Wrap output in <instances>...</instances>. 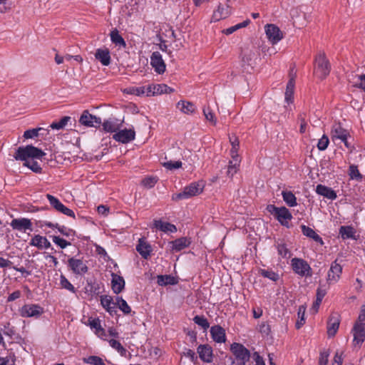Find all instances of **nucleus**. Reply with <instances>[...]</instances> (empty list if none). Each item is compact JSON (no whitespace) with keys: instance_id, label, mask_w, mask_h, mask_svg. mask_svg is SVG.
Wrapping results in <instances>:
<instances>
[{"instance_id":"nucleus-1","label":"nucleus","mask_w":365,"mask_h":365,"mask_svg":"<svg viewBox=\"0 0 365 365\" xmlns=\"http://www.w3.org/2000/svg\"><path fill=\"white\" fill-rule=\"evenodd\" d=\"M48 149L45 150L31 145L19 147L16 153V160H27L29 158L41 159L48 155Z\"/></svg>"},{"instance_id":"nucleus-2","label":"nucleus","mask_w":365,"mask_h":365,"mask_svg":"<svg viewBox=\"0 0 365 365\" xmlns=\"http://www.w3.org/2000/svg\"><path fill=\"white\" fill-rule=\"evenodd\" d=\"M205 186L204 181L200 180L190 183L184 187L182 192L173 195L172 199L178 201L182 199H188L202 192Z\"/></svg>"},{"instance_id":"nucleus-3","label":"nucleus","mask_w":365,"mask_h":365,"mask_svg":"<svg viewBox=\"0 0 365 365\" xmlns=\"http://www.w3.org/2000/svg\"><path fill=\"white\" fill-rule=\"evenodd\" d=\"M230 351L235 356L237 365H245L250 361V351L242 344L234 342L230 346Z\"/></svg>"},{"instance_id":"nucleus-4","label":"nucleus","mask_w":365,"mask_h":365,"mask_svg":"<svg viewBox=\"0 0 365 365\" xmlns=\"http://www.w3.org/2000/svg\"><path fill=\"white\" fill-rule=\"evenodd\" d=\"M330 72V65L324 54H319L316 58L314 75L320 78H325Z\"/></svg>"},{"instance_id":"nucleus-5","label":"nucleus","mask_w":365,"mask_h":365,"mask_svg":"<svg viewBox=\"0 0 365 365\" xmlns=\"http://www.w3.org/2000/svg\"><path fill=\"white\" fill-rule=\"evenodd\" d=\"M293 271L301 277H311L312 270L307 261L300 258H293L291 261Z\"/></svg>"},{"instance_id":"nucleus-6","label":"nucleus","mask_w":365,"mask_h":365,"mask_svg":"<svg viewBox=\"0 0 365 365\" xmlns=\"http://www.w3.org/2000/svg\"><path fill=\"white\" fill-rule=\"evenodd\" d=\"M19 312L22 317L38 318L44 312V310L39 304H28L21 307Z\"/></svg>"},{"instance_id":"nucleus-7","label":"nucleus","mask_w":365,"mask_h":365,"mask_svg":"<svg viewBox=\"0 0 365 365\" xmlns=\"http://www.w3.org/2000/svg\"><path fill=\"white\" fill-rule=\"evenodd\" d=\"M349 133L348 130L343 128L339 123H335L332 125L331 130V138L334 142H336L339 140L340 143H344L346 147H349Z\"/></svg>"},{"instance_id":"nucleus-8","label":"nucleus","mask_w":365,"mask_h":365,"mask_svg":"<svg viewBox=\"0 0 365 365\" xmlns=\"http://www.w3.org/2000/svg\"><path fill=\"white\" fill-rule=\"evenodd\" d=\"M68 266L73 273L78 275H83L88 270L86 262L81 259L75 257H71L68 259Z\"/></svg>"},{"instance_id":"nucleus-9","label":"nucleus","mask_w":365,"mask_h":365,"mask_svg":"<svg viewBox=\"0 0 365 365\" xmlns=\"http://www.w3.org/2000/svg\"><path fill=\"white\" fill-rule=\"evenodd\" d=\"M46 198L49 201L50 205L58 212H60L73 218L76 217L74 212L72 210L63 205L56 197L50 194H47Z\"/></svg>"},{"instance_id":"nucleus-10","label":"nucleus","mask_w":365,"mask_h":365,"mask_svg":"<svg viewBox=\"0 0 365 365\" xmlns=\"http://www.w3.org/2000/svg\"><path fill=\"white\" fill-rule=\"evenodd\" d=\"M81 124L87 127H99L101 124V119L99 117L91 115L88 110H84L80 117Z\"/></svg>"},{"instance_id":"nucleus-11","label":"nucleus","mask_w":365,"mask_h":365,"mask_svg":"<svg viewBox=\"0 0 365 365\" xmlns=\"http://www.w3.org/2000/svg\"><path fill=\"white\" fill-rule=\"evenodd\" d=\"M265 33L269 41L273 44L278 43L283 38L280 29L274 24L266 25Z\"/></svg>"},{"instance_id":"nucleus-12","label":"nucleus","mask_w":365,"mask_h":365,"mask_svg":"<svg viewBox=\"0 0 365 365\" xmlns=\"http://www.w3.org/2000/svg\"><path fill=\"white\" fill-rule=\"evenodd\" d=\"M340 315L337 312H332L327 322V334L333 337L337 332L340 324Z\"/></svg>"},{"instance_id":"nucleus-13","label":"nucleus","mask_w":365,"mask_h":365,"mask_svg":"<svg viewBox=\"0 0 365 365\" xmlns=\"http://www.w3.org/2000/svg\"><path fill=\"white\" fill-rule=\"evenodd\" d=\"M150 64L158 74H162L165 71V63L162 55L158 51H155L150 56Z\"/></svg>"},{"instance_id":"nucleus-14","label":"nucleus","mask_w":365,"mask_h":365,"mask_svg":"<svg viewBox=\"0 0 365 365\" xmlns=\"http://www.w3.org/2000/svg\"><path fill=\"white\" fill-rule=\"evenodd\" d=\"M135 133L133 129H123L116 132L113 135V139L116 141L127 143L135 139Z\"/></svg>"},{"instance_id":"nucleus-15","label":"nucleus","mask_w":365,"mask_h":365,"mask_svg":"<svg viewBox=\"0 0 365 365\" xmlns=\"http://www.w3.org/2000/svg\"><path fill=\"white\" fill-rule=\"evenodd\" d=\"M13 230L26 232L27 230H32V223L28 218H16L10 223Z\"/></svg>"},{"instance_id":"nucleus-16","label":"nucleus","mask_w":365,"mask_h":365,"mask_svg":"<svg viewBox=\"0 0 365 365\" xmlns=\"http://www.w3.org/2000/svg\"><path fill=\"white\" fill-rule=\"evenodd\" d=\"M231 14V9L228 4H220L216 10L214 11L212 21H218L226 19Z\"/></svg>"},{"instance_id":"nucleus-17","label":"nucleus","mask_w":365,"mask_h":365,"mask_svg":"<svg viewBox=\"0 0 365 365\" xmlns=\"http://www.w3.org/2000/svg\"><path fill=\"white\" fill-rule=\"evenodd\" d=\"M197 353L200 359L206 363H210L212 361V349L208 344H201L197 347Z\"/></svg>"},{"instance_id":"nucleus-18","label":"nucleus","mask_w":365,"mask_h":365,"mask_svg":"<svg viewBox=\"0 0 365 365\" xmlns=\"http://www.w3.org/2000/svg\"><path fill=\"white\" fill-rule=\"evenodd\" d=\"M210 334L217 343H224L226 341L225 330L220 325H215L210 328Z\"/></svg>"},{"instance_id":"nucleus-19","label":"nucleus","mask_w":365,"mask_h":365,"mask_svg":"<svg viewBox=\"0 0 365 365\" xmlns=\"http://www.w3.org/2000/svg\"><path fill=\"white\" fill-rule=\"evenodd\" d=\"M351 332L354 336V346L360 347L365 340V327L354 326Z\"/></svg>"},{"instance_id":"nucleus-20","label":"nucleus","mask_w":365,"mask_h":365,"mask_svg":"<svg viewBox=\"0 0 365 365\" xmlns=\"http://www.w3.org/2000/svg\"><path fill=\"white\" fill-rule=\"evenodd\" d=\"M29 245L31 246L36 247L39 250L48 249L51 247V245L46 237L39 235H35L31 240Z\"/></svg>"},{"instance_id":"nucleus-21","label":"nucleus","mask_w":365,"mask_h":365,"mask_svg":"<svg viewBox=\"0 0 365 365\" xmlns=\"http://www.w3.org/2000/svg\"><path fill=\"white\" fill-rule=\"evenodd\" d=\"M341 272V266L336 262V260H335L331 263V267L328 272L327 281L337 282Z\"/></svg>"},{"instance_id":"nucleus-22","label":"nucleus","mask_w":365,"mask_h":365,"mask_svg":"<svg viewBox=\"0 0 365 365\" xmlns=\"http://www.w3.org/2000/svg\"><path fill=\"white\" fill-rule=\"evenodd\" d=\"M316 192L329 200H334L337 197L336 192L331 187L319 184L316 187Z\"/></svg>"},{"instance_id":"nucleus-23","label":"nucleus","mask_w":365,"mask_h":365,"mask_svg":"<svg viewBox=\"0 0 365 365\" xmlns=\"http://www.w3.org/2000/svg\"><path fill=\"white\" fill-rule=\"evenodd\" d=\"M275 218L283 226L289 227L288 221L292 218V215L287 208L285 207H279Z\"/></svg>"},{"instance_id":"nucleus-24","label":"nucleus","mask_w":365,"mask_h":365,"mask_svg":"<svg viewBox=\"0 0 365 365\" xmlns=\"http://www.w3.org/2000/svg\"><path fill=\"white\" fill-rule=\"evenodd\" d=\"M95 57L103 66H108L110 63V55L108 48H98Z\"/></svg>"},{"instance_id":"nucleus-25","label":"nucleus","mask_w":365,"mask_h":365,"mask_svg":"<svg viewBox=\"0 0 365 365\" xmlns=\"http://www.w3.org/2000/svg\"><path fill=\"white\" fill-rule=\"evenodd\" d=\"M112 289L114 293H120L125 287V280L123 277H120L116 274H112Z\"/></svg>"},{"instance_id":"nucleus-26","label":"nucleus","mask_w":365,"mask_h":365,"mask_svg":"<svg viewBox=\"0 0 365 365\" xmlns=\"http://www.w3.org/2000/svg\"><path fill=\"white\" fill-rule=\"evenodd\" d=\"M136 250L144 259H148L152 251L150 245L143 238L139 239L138 244L136 246Z\"/></svg>"},{"instance_id":"nucleus-27","label":"nucleus","mask_w":365,"mask_h":365,"mask_svg":"<svg viewBox=\"0 0 365 365\" xmlns=\"http://www.w3.org/2000/svg\"><path fill=\"white\" fill-rule=\"evenodd\" d=\"M172 244V250L174 252H180L183 249L189 247L191 243L190 239L187 237H180L170 242Z\"/></svg>"},{"instance_id":"nucleus-28","label":"nucleus","mask_w":365,"mask_h":365,"mask_svg":"<svg viewBox=\"0 0 365 365\" xmlns=\"http://www.w3.org/2000/svg\"><path fill=\"white\" fill-rule=\"evenodd\" d=\"M301 230L303 235L306 237L314 240L315 242L320 243V245L324 244L322 237L312 228L302 225H301Z\"/></svg>"},{"instance_id":"nucleus-29","label":"nucleus","mask_w":365,"mask_h":365,"mask_svg":"<svg viewBox=\"0 0 365 365\" xmlns=\"http://www.w3.org/2000/svg\"><path fill=\"white\" fill-rule=\"evenodd\" d=\"M120 125L121 123L116 119L105 120L102 124L103 130L110 133H116L119 130Z\"/></svg>"},{"instance_id":"nucleus-30","label":"nucleus","mask_w":365,"mask_h":365,"mask_svg":"<svg viewBox=\"0 0 365 365\" xmlns=\"http://www.w3.org/2000/svg\"><path fill=\"white\" fill-rule=\"evenodd\" d=\"M154 227L164 232H175L177 231L175 225L170 222H164L162 220H154Z\"/></svg>"},{"instance_id":"nucleus-31","label":"nucleus","mask_w":365,"mask_h":365,"mask_svg":"<svg viewBox=\"0 0 365 365\" xmlns=\"http://www.w3.org/2000/svg\"><path fill=\"white\" fill-rule=\"evenodd\" d=\"M177 108L183 113L191 114L195 112V106L189 101H180L177 103Z\"/></svg>"},{"instance_id":"nucleus-32","label":"nucleus","mask_w":365,"mask_h":365,"mask_svg":"<svg viewBox=\"0 0 365 365\" xmlns=\"http://www.w3.org/2000/svg\"><path fill=\"white\" fill-rule=\"evenodd\" d=\"M41 131H47V129L42 127L29 129L24 131L23 137L25 139H35L39 136H43V133H41Z\"/></svg>"},{"instance_id":"nucleus-33","label":"nucleus","mask_w":365,"mask_h":365,"mask_svg":"<svg viewBox=\"0 0 365 365\" xmlns=\"http://www.w3.org/2000/svg\"><path fill=\"white\" fill-rule=\"evenodd\" d=\"M101 305L105 308L109 313L112 314L113 312H115V304L113 302V298L108 295H103L101 297Z\"/></svg>"},{"instance_id":"nucleus-34","label":"nucleus","mask_w":365,"mask_h":365,"mask_svg":"<svg viewBox=\"0 0 365 365\" xmlns=\"http://www.w3.org/2000/svg\"><path fill=\"white\" fill-rule=\"evenodd\" d=\"M277 250L278 255L283 258H289L292 255L291 251L287 248V245L283 240H279L277 242Z\"/></svg>"},{"instance_id":"nucleus-35","label":"nucleus","mask_w":365,"mask_h":365,"mask_svg":"<svg viewBox=\"0 0 365 365\" xmlns=\"http://www.w3.org/2000/svg\"><path fill=\"white\" fill-rule=\"evenodd\" d=\"M294 89V78L292 76L287 83L286 92H285V101L287 103H291L293 101Z\"/></svg>"},{"instance_id":"nucleus-36","label":"nucleus","mask_w":365,"mask_h":365,"mask_svg":"<svg viewBox=\"0 0 365 365\" xmlns=\"http://www.w3.org/2000/svg\"><path fill=\"white\" fill-rule=\"evenodd\" d=\"M339 234L343 239H355V230L351 226H341L339 229Z\"/></svg>"},{"instance_id":"nucleus-37","label":"nucleus","mask_w":365,"mask_h":365,"mask_svg":"<svg viewBox=\"0 0 365 365\" xmlns=\"http://www.w3.org/2000/svg\"><path fill=\"white\" fill-rule=\"evenodd\" d=\"M110 40L115 43L116 46H119L120 47H125L126 43L123 37L119 34V32L117 29H114L110 32Z\"/></svg>"},{"instance_id":"nucleus-38","label":"nucleus","mask_w":365,"mask_h":365,"mask_svg":"<svg viewBox=\"0 0 365 365\" xmlns=\"http://www.w3.org/2000/svg\"><path fill=\"white\" fill-rule=\"evenodd\" d=\"M157 279L158 284L160 286L173 285L177 283L175 278L171 275H158Z\"/></svg>"},{"instance_id":"nucleus-39","label":"nucleus","mask_w":365,"mask_h":365,"mask_svg":"<svg viewBox=\"0 0 365 365\" xmlns=\"http://www.w3.org/2000/svg\"><path fill=\"white\" fill-rule=\"evenodd\" d=\"M255 54L251 51H246L242 53V66L246 69V66H252V61Z\"/></svg>"},{"instance_id":"nucleus-40","label":"nucleus","mask_w":365,"mask_h":365,"mask_svg":"<svg viewBox=\"0 0 365 365\" xmlns=\"http://www.w3.org/2000/svg\"><path fill=\"white\" fill-rule=\"evenodd\" d=\"M283 200L290 207L297 205V198L295 195L290 191H282Z\"/></svg>"},{"instance_id":"nucleus-41","label":"nucleus","mask_w":365,"mask_h":365,"mask_svg":"<svg viewBox=\"0 0 365 365\" xmlns=\"http://www.w3.org/2000/svg\"><path fill=\"white\" fill-rule=\"evenodd\" d=\"M158 180V178L155 176H147L141 180L140 185L146 189H150L155 185Z\"/></svg>"},{"instance_id":"nucleus-42","label":"nucleus","mask_w":365,"mask_h":365,"mask_svg":"<svg viewBox=\"0 0 365 365\" xmlns=\"http://www.w3.org/2000/svg\"><path fill=\"white\" fill-rule=\"evenodd\" d=\"M240 161H235L233 163V161H229V164L227 165L226 168V175L228 177L232 178L233 175L237 173L240 168Z\"/></svg>"},{"instance_id":"nucleus-43","label":"nucleus","mask_w":365,"mask_h":365,"mask_svg":"<svg viewBox=\"0 0 365 365\" xmlns=\"http://www.w3.org/2000/svg\"><path fill=\"white\" fill-rule=\"evenodd\" d=\"M153 96L163 93H169L173 91V89L165 84H154Z\"/></svg>"},{"instance_id":"nucleus-44","label":"nucleus","mask_w":365,"mask_h":365,"mask_svg":"<svg viewBox=\"0 0 365 365\" xmlns=\"http://www.w3.org/2000/svg\"><path fill=\"white\" fill-rule=\"evenodd\" d=\"M305 310H306V307L304 305H301L299 307L298 312H297V315H298L299 319L297 320L296 325H295V327L297 329H300L302 327V325H304L305 323V318H304Z\"/></svg>"},{"instance_id":"nucleus-45","label":"nucleus","mask_w":365,"mask_h":365,"mask_svg":"<svg viewBox=\"0 0 365 365\" xmlns=\"http://www.w3.org/2000/svg\"><path fill=\"white\" fill-rule=\"evenodd\" d=\"M259 273L264 277L268 278L272 281L277 282L279 279V274L272 270L260 269Z\"/></svg>"},{"instance_id":"nucleus-46","label":"nucleus","mask_w":365,"mask_h":365,"mask_svg":"<svg viewBox=\"0 0 365 365\" xmlns=\"http://www.w3.org/2000/svg\"><path fill=\"white\" fill-rule=\"evenodd\" d=\"M71 120V117L64 116L58 122H53L50 125V128L53 130H61L68 123V122Z\"/></svg>"},{"instance_id":"nucleus-47","label":"nucleus","mask_w":365,"mask_h":365,"mask_svg":"<svg viewBox=\"0 0 365 365\" xmlns=\"http://www.w3.org/2000/svg\"><path fill=\"white\" fill-rule=\"evenodd\" d=\"M60 284L62 288H64L72 293H76V289L74 286L67 279V278L61 274L60 277Z\"/></svg>"},{"instance_id":"nucleus-48","label":"nucleus","mask_w":365,"mask_h":365,"mask_svg":"<svg viewBox=\"0 0 365 365\" xmlns=\"http://www.w3.org/2000/svg\"><path fill=\"white\" fill-rule=\"evenodd\" d=\"M193 322L205 330L207 329L210 327L207 319L204 316L196 315L193 318Z\"/></svg>"},{"instance_id":"nucleus-49","label":"nucleus","mask_w":365,"mask_h":365,"mask_svg":"<svg viewBox=\"0 0 365 365\" xmlns=\"http://www.w3.org/2000/svg\"><path fill=\"white\" fill-rule=\"evenodd\" d=\"M23 165L36 173H41L42 172V167L38 163V161H24Z\"/></svg>"},{"instance_id":"nucleus-50","label":"nucleus","mask_w":365,"mask_h":365,"mask_svg":"<svg viewBox=\"0 0 365 365\" xmlns=\"http://www.w3.org/2000/svg\"><path fill=\"white\" fill-rule=\"evenodd\" d=\"M83 362L92 365H106L103 360L97 356H90L83 359Z\"/></svg>"},{"instance_id":"nucleus-51","label":"nucleus","mask_w":365,"mask_h":365,"mask_svg":"<svg viewBox=\"0 0 365 365\" xmlns=\"http://www.w3.org/2000/svg\"><path fill=\"white\" fill-rule=\"evenodd\" d=\"M119 309L125 314H130L131 312V309L130 306L127 304L126 301L124 300L122 297H117L116 299Z\"/></svg>"},{"instance_id":"nucleus-52","label":"nucleus","mask_w":365,"mask_h":365,"mask_svg":"<svg viewBox=\"0 0 365 365\" xmlns=\"http://www.w3.org/2000/svg\"><path fill=\"white\" fill-rule=\"evenodd\" d=\"M89 324L91 328L96 330L97 334H103L105 330L101 326V321L98 318L89 319Z\"/></svg>"},{"instance_id":"nucleus-53","label":"nucleus","mask_w":365,"mask_h":365,"mask_svg":"<svg viewBox=\"0 0 365 365\" xmlns=\"http://www.w3.org/2000/svg\"><path fill=\"white\" fill-rule=\"evenodd\" d=\"M349 175L351 179L361 180L362 178L357 166L354 165L349 166Z\"/></svg>"},{"instance_id":"nucleus-54","label":"nucleus","mask_w":365,"mask_h":365,"mask_svg":"<svg viewBox=\"0 0 365 365\" xmlns=\"http://www.w3.org/2000/svg\"><path fill=\"white\" fill-rule=\"evenodd\" d=\"M53 242L59 246L61 249L66 248L67 246L71 245V242L67 240L58 237V236H53L52 237Z\"/></svg>"},{"instance_id":"nucleus-55","label":"nucleus","mask_w":365,"mask_h":365,"mask_svg":"<svg viewBox=\"0 0 365 365\" xmlns=\"http://www.w3.org/2000/svg\"><path fill=\"white\" fill-rule=\"evenodd\" d=\"M329 143V140L327 135H323L322 137L319 140L317 147L319 150H325Z\"/></svg>"},{"instance_id":"nucleus-56","label":"nucleus","mask_w":365,"mask_h":365,"mask_svg":"<svg viewBox=\"0 0 365 365\" xmlns=\"http://www.w3.org/2000/svg\"><path fill=\"white\" fill-rule=\"evenodd\" d=\"M203 113L205 118L209 120L212 124L215 125L216 119L214 113L211 111L210 108H205L203 109Z\"/></svg>"},{"instance_id":"nucleus-57","label":"nucleus","mask_w":365,"mask_h":365,"mask_svg":"<svg viewBox=\"0 0 365 365\" xmlns=\"http://www.w3.org/2000/svg\"><path fill=\"white\" fill-rule=\"evenodd\" d=\"M163 167L168 170L177 169L182 166L181 161H175L173 163L172 161H165L163 163Z\"/></svg>"},{"instance_id":"nucleus-58","label":"nucleus","mask_w":365,"mask_h":365,"mask_svg":"<svg viewBox=\"0 0 365 365\" xmlns=\"http://www.w3.org/2000/svg\"><path fill=\"white\" fill-rule=\"evenodd\" d=\"M354 327H365V311L361 310L357 320L354 323Z\"/></svg>"},{"instance_id":"nucleus-59","label":"nucleus","mask_w":365,"mask_h":365,"mask_svg":"<svg viewBox=\"0 0 365 365\" xmlns=\"http://www.w3.org/2000/svg\"><path fill=\"white\" fill-rule=\"evenodd\" d=\"M259 331L262 334L268 336L271 332V327L267 322H262L259 326Z\"/></svg>"},{"instance_id":"nucleus-60","label":"nucleus","mask_w":365,"mask_h":365,"mask_svg":"<svg viewBox=\"0 0 365 365\" xmlns=\"http://www.w3.org/2000/svg\"><path fill=\"white\" fill-rule=\"evenodd\" d=\"M329 356V353L328 351H324L320 353L319 359V365H327L328 364V358Z\"/></svg>"},{"instance_id":"nucleus-61","label":"nucleus","mask_w":365,"mask_h":365,"mask_svg":"<svg viewBox=\"0 0 365 365\" xmlns=\"http://www.w3.org/2000/svg\"><path fill=\"white\" fill-rule=\"evenodd\" d=\"M327 288L326 287V286L320 285L317 289V298L319 299V300H322L327 294Z\"/></svg>"},{"instance_id":"nucleus-62","label":"nucleus","mask_w":365,"mask_h":365,"mask_svg":"<svg viewBox=\"0 0 365 365\" xmlns=\"http://www.w3.org/2000/svg\"><path fill=\"white\" fill-rule=\"evenodd\" d=\"M88 287H89L90 289H88V288H86V289L88 291H89L92 294H99V289H100V287H99V285L98 284H96V283H90V282H88Z\"/></svg>"},{"instance_id":"nucleus-63","label":"nucleus","mask_w":365,"mask_h":365,"mask_svg":"<svg viewBox=\"0 0 365 365\" xmlns=\"http://www.w3.org/2000/svg\"><path fill=\"white\" fill-rule=\"evenodd\" d=\"M183 354L185 356L190 358L192 362H195L197 359L195 351L190 349H185Z\"/></svg>"},{"instance_id":"nucleus-64","label":"nucleus","mask_w":365,"mask_h":365,"mask_svg":"<svg viewBox=\"0 0 365 365\" xmlns=\"http://www.w3.org/2000/svg\"><path fill=\"white\" fill-rule=\"evenodd\" d=\"M342 354H343V352H341V353H339V351L336 352L334 357L332 365H341L342 364Z\"/></svg>"}]
</instances>
